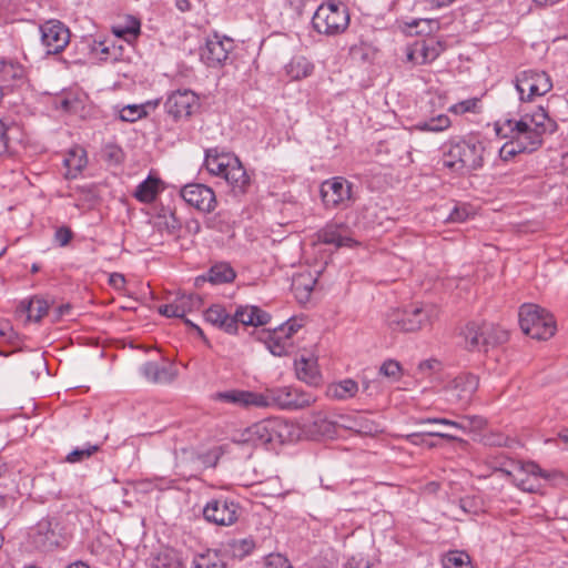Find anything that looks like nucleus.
Instances as JSON below:
<instances>
[{"label":"nucleus","instance_id":"36","mask_svg":"<svg viewBox=\"0 0 568 568\" xmlns=\"http://www.w3.org/2000/svg\"><path fill=\"white\" fill-rule=\"evenodd\" d=\"M463 336L465 339V347L469 351H481L485 349L483 339V325H477L476 323H470L466 325L463 331Z\"/></svg>","mask_w":568,"mask_h":568},{"label":"nucleus","instance_id":"64","mask_svg":"<svg viewBox=\"0 0 568 568\" xmlns=\"http://www.w3.org/2000/svg\"><path fill=\"white\" fill-rule=\"evenodd\" d=\"M561 168L564 172L568 175V152L565 153L561 158Z\"/></svg>","mask_w":568,"mask_h":568},{"label":"nucleus","instance_id":"17","mask_svg":"<svg viewBox=\"0 0 568 568\" xmlns=\"http://www.w3.org/2000/svg\"><path fill=\"white\" fill-rule=\"evenodd\" d=\"M182 199L200 212L211 213L217 205L214 191L201 183H190L181 189Z\"/></svg>","mask_w":568,"mask_h":568},{"label":"nucleus","instance_id":"38","mask_svg":"<svg viewBox=\"0 0 568 568\" xmlns=\"http://www.w3.org/2000/svg\"><path fill=\"white\" fill-rule=\"evenodd\" d=\"M452 125V121L446 114H438L428 120H423L414 125L416 131L438 133L447 130Z\"/></svg>","mask_w":568,"mask_h":568},{"label":"nucleus","instance_id":"5","mask_svg":"<svg viewBox=\"0 0 568 568\" xmlns=\"http://www.w3.org/2000/svg\"><path fill=\"white\" fill-rule=\"evenodd\" d=\"M438 310L436 306L426 303L415 302L402 310H393L387 314V325L393 331L417 332L427 326L437 318Z\"/></svg>","mask_w":568,"mask_h":568},{"label":"nucleus","instance_id":"61","mask_svg":"<svg viewBox=\"0 0 568 568\" xmlns=\"http://www.w3.org/2000/svg\"><path fill=\"white\" fill-rule=\"evenodd\" d=\"M110 282L114 286L119 287V286H122L124 284L125 280H124V276L122 274L114 273V274L111 275Z\"/></svg>","mask_w":568,"mask_h":568},{"label":"nucleus","instance_id":"58","mask_svg":"<svg viewBox=\"0 0 568 568\" xmlns=\"http://www.w3.org/2000/svg\"><path fill=\"white\" fill-rule=\"evenodd\" d=\"M456 0H426L427 4L432 9H442V8L450 6Z\"/></svg>","mask_w":568,"mask_h":568},{"label":"nucleus","instance_id":"29","mask_svg":"<svg viewBox=\"0 0 568 568\" xmlns=\"http://www.w3.org/2000/svg\"><path fill=\"white\" fill-rule=\"evenodd\" d=\"M359 390L358 383L352 378H344L327 386L326 394L329 398L336 400H347L354 398Z\"/></svg>","mask_w":568,"mask_h":568},{"label":"nucleus","instance_id":"46","mask_svg":"<svg viewBox=\"0 0 568 568\" xmlns=\"http://www.w3.org/2000/svg\"><path fill=\"white\" fill-rule=\"evenodd\" d=\"M97 445H85L84 447H78L70 452L67 456V462L69 463H79L89 458L92 454L98 450Z\"/></svg>","mask_w":568,"mask_h":568},{"label":"nucleus","instance_id":"62","mask_svg":"<svg viewBox=\"0 0 568 568\" xmlns=\"http://www.w3.org/2000/svg\"><path fill=\"white\" fill-rule=\"evenodd\" d=\"M420 24L427 26L428 27V32H430L433 30V27H437L438 26V22L436 20H429V19L419 20V21L415 22L416 27H419Z\"/></svg>","mask_w":568,"mask_h":568},{"label":"nucleus","instance_id":"10","mask_svg":"<svg viewBox=\"0 0 568 568\" xmlns=\"http://www.w3.org/2000/svg\"><path fill=\"white\" fill-rule=\"evenodd\" d=\"M321 199L327 210L347 209L354 201L353 184L343 176H334L322 182Z\"/></svg>","mask_w":568,"mask_h":568},{"label":"nucleus","instance_id":"1","mask_svg":"<svg viewBox=\"0 0 568 568\" xmlns=\"http://www.w3.org/2000/svg\"><path fill=\"white\" fill-rule=\"evenodd\" d=\"M555 122L542 108L519 120L505 119L495 123V131L501 139L515 140L526 152H534L542 144L545 133L555 131Z\"/></svg>","mask_w":568,"mask_h":568},{"label":"nucleus","instance_id":"37","mask_svg":"<svg viewBox=\"0 0 568 568\" xmlns=\"http://www.w3.org/2000/svg\"><path fill=\"white\" fill-rule=\"evenodd\" d=\"M483 334L484 339L483 344L485 347V351L489 346H496L499 344H504L508 339V332L500 326H496L494 324H483Z\"/></svg>","mask_w":568,"mask_h":568},{"label":"nucleus","instance_id":"26","mask_svg":"<svg viewBox=\"0 0 568 568\" xmlns=\"http://www.w3.org/2000/svg\"><path fill=\"white\" fill-rule=\"evenodd\" d=\"M295 372L300 381L311 386H318L322 383V375L317 366V359L312 355H302L300 358H296Z\"/></svg>","mask_w":568,"mask_h":568},{"label":"nucleus","instance_id":"27","mask_svg":"<svg viewBox=\"0 0 568 568\" xmlns=\"http://www.w3.org/2000/svg\"><path fill=\"white\" fill-rule=\"evenodd\" d=\"M233 318L236 323V328L239 324L251 325V326H262L268 323L271 316L268 313L264 312L257 306L245 305L239 306L233 314Z\"/></svg>","mask_w":568,"mask_h":568},{"label":"nucleus","instance_id":"11","mask_svg":"<svg viewBox=\"0 0 568 568\" xmlns=\"http://www.w3.org/2000/svg\"><path fill=\"white\" fill-rule=\"evenodd\" d=\"M515 85L521 101H531L548 93L552 82L547 72L529 69L516 75Z\"/></svg>","mask_w":568,"mask_h":568},{"label":"nucleus","instance_id":"23","mask_svg":"<svg viewBox=\"0 0 568 568\" xmlns=\"http://www.w3.org/2000/svg\"><path fill=\"white\" fill-rule=\"evenodd\" d=\"M141 375L154 384H169L176 377V369L172 364L148 362L140 367Z\"/></svg>","mask_w":568,"mask_h":568},{"label":"nucleus","instance_id":"63","mask_svg":"<svg viewBox=\"0 0 568 568\" xmlns=\"http://www.w3.org/2000/svg\"><path fill=\"white\" fill-rule=\"evenodd\" d=\"M435 365H437V361H425L419 364V369L420 371L434 369Z\"/></svg>","mask_w":568,"mask_h":568},{"label":"nucleus","instance_id":"24","mask_svg":"<svg viewBox=\"0 0 568 568\" xmlns=\"http://www.w3.org/2000/svg\"><path fill=\"white\" fill-rule=\"evenodd\" d=\"M339 426L365 436H374L381 432L376 422L362 414L341 416Z\"/></svg>","mask_w":568,"mask_h":568},{"label":"nucleus","instance_id":"25","mask_svg":"<svg viewBox=\"0 0 568 568\" xmlns=\"http://www.w3.org/2000/svg\"><path fill=\"white\" fill-rule=\"evenodd\" d=\"M205 321L227 334L236 333V323L226 308L221 304H213L204 312Z\"/></svg>","mask_w":568,"mask_h":568},{"label":"nucleus","instance_id":"41","mask_svg":"<svg viewBox=\"0 0 568 568\" xmlns=\"http://www.w3.org/2000/svg\"><path fill=\"white\" fill-rule=\"evenodd\" d=\"M193 568H226V565L220 559L216 551L207 550L194 557Z\"/></svg>","mask_w":568,"mask_h":568},{"label":"nucleus","instance_id":"22","mask_svg":"<svg viewBox=\"0 0 568 568\" xmlns=\"http://www.w3.org/2000/svg\"><path fill=\"white\" fill-rule=\"evenodd\" d=\"M200 304V298L192 294L178 295L171 303L159 306V313L166 317L183 318Z\"/></svg>","mask_w":568,"mask_h":568},{"label":"nucleus","instance_id":"19","mask_svg":"<svg viewBox=\"0 0 568 568\" xmlns=\"http://www.w3.org/2000/svg\"><path fill=\"white\" fill-rule=\"evenodd\" d=\"M445 50L440 41L435 39L417 40L406 48V59L413 64H426L436 60Z\"/></svg>","mask_w":568,"mask_h":568},{"label":"nucleus","instance_id":"9","mask_svg":"<svg viewBox=\"0 0 568 568\" xmlns=\"http://www.w3.org/2000/svg\"><path fill=\"white\" fill-rule=\"evenodd\" d=\"M262 394L267 400V408L275 406L280 409L297 410L308 407L316 400L313 394L295 386L267 388Z\"/></svg>","mask_w":568,"mask_h":568},{"label":"nucleus","instance_id":"15","mask_svg":"<svg viewBox=\"0 0 568 568\" xmlns=\"http://www.w3.org/2000/svg\"><path fill=\"white\" fill-rule=\"evenodd\" d=\"M39 29L47 54L62 52L70 42V30L59 20H48Z\"/></svg>","mask_w":568,"mask_h":568},{"label":"nucleus","instance_id":"55","mask_svg":"<svg viewBox=\"0 0 568 568\" xmlns=\"http://www.w3.org/2000/svg\"><path fill=\"white\" fill-rule=\"evenodd\" d=\"M11 130L2 120H0V155L9 150V131Z\"/></svg>","mask_w":568,"mask_h":568},{"label":"nucleus","instance_id":"21","mask_svg":"<svg viewBox=\"0 0 568 568\" xmlns=\"http://www.w3.org/2000/svg\"><path fill=\"white\" fill-rule=\"evenodd\" d=\"M34 546L43 551H49L59 545V537L54 529L53 519L43 518L32 529Z\"/></svg>","mask_w":568,"mask_h":568},{"label":"nucleus","instance_id":"60","mask_svg":"<svg viewBox=\"0 0 568 568\" xmlns=\"http://www.w3.org/2000/svg\"><path fill=\"white\" fill-rule=\"evenodd\" d=\"M425 435L427 436H432V437H440V438H445V439H448V440H453L455 439L456 437L450 435V434H447V433H444V432H440V429H437V430H430V432H426L424 433Z\"/></svg>","mask_w":568,"mask_h":568},{"label":"nucleus","instance_id":"45","mask_svg":"<svg viewBox=\"0 0 568 568\" xmlns=\"http://www.w3.org/2000/svg\"><path fill=\"white\" fill-rule=\"evenodd\" d=\"M480 110V100L478 98H470L467 100H463L457 102L448 108V111L454 114H465V113H478Z\"/></svg>","mask_w":568,"mask_h":568},{"label":"nucleus","instance_id":"3","mask_svg":"<svg viewBox=\"0 0 568 568\" xmlns=\"http://www.w3.org/2000/svg\"><path fill=\"white\" fill-rule=\"evenodd\" d=\"M486 143L476 138L450 140L443 146V165L454 173H468L484 165Z\"/></svg>","mask_w":568,"mask_h":568},{"label":"nucleus","instance_id":"49","mask_svg":"<svg viewBox=\"0 0 568 568\" xmlns=\"http://www.w3.org/2000/svg\"><path fill=\"white\" fill-rule=\"evenodd\" d=\"M469 216V209L466 204L455 205L449 215L445 220L449 223H462Z\"/></svg>","mask_w":568,"mask_h":568},{"label":"nucleus","instance_id":"8","mask_svg":"<svg viewBox=\"0 0 568 568\" xmlns=\"http://www.w3.org/2000/svg\"><path fill=\"white\" fill-rule=\"evenodd\" d=\"M284 425L278 419H263L232 436V442L240 445L260 446L281 442Z\"/></svg>","mask_w":568,"mask_h":568},{"label":"nucleus","instance_id":"13","mask_svg":"<svg viewBox=\"0 0 568 568\" xmlns=\"http://www.w3.org/2000/svg\"><path fill=\"white\" fill-rule=\"evenodd\" d=\"M302 327L296 318H290L265 335L264 344L275 356H285L293 348L292 336Z\"/></svg>","mask_w":568,"mask_h":568},{"label":"nucleus","instance_id":"40","mask_svg":"<svg viewBox=\"0 0 568 568\" xmlns=\"http://www.w3.org/2000/svg\"><path fill=\"white\" fill-rule=\"evenodd\" d=\"M159 192V180L149 176L146 180L141 182L135 191L134 196L144 203L152 202Z\"/></svg>","mask_w":568,"mask_h":568},{"label":"nucleus","instance_id":"7","mask_svg":"<svg viewBox=\"0 0 568 568\" xmlns=\"http://www.w3.org/2000/svg\"><path fill=\"white\" fill-rule=\"evenodd\" d=\"M518 316L521 331L534 339H548L556 332L557 326L554 316L538 305H521Z\"/></svg>","mask_w":568,"mask_h":568},{"label":"nucleus","instance_id":"16","mask_svg":"<svg viewBox=\"0 0 568 568\" xmlns=\"http://www.w3.org/2000/svg\"><path fill=\"white\" fill-rule=\"evenodd\" d=\"M197 106L196 94L187 89L172 91L164 102L165 112L174 120H186Z\"/></svg>","mask_w":568,"mask_h":568},{"label":"nucleus","instance_id":"54","mask_svg":"<svg viewBox=\"0 0 568 568\" xmlns=\"http://www.w3.org/2000/svg\"><path fill=\"white\" fill-rule=\"evenodd\" d=\"M416 424L417 425L440 424V425H445V426H449V427H454V428H458V429L463 428L462 425L458 424L457 422H454V420H450L447 418H419L416 420Z\"/></svg>","mask_w":568,"mask_h":568},{"label":"nucleus","instance_id":"31","mask_svg":"<svg viewBox=\"0 0 568 568\" xmlns=\"http://www.w3.org/2000/svg\"><path fill=\"white\" fill-rule=\"evenodd\" d=\"M315 284L316 278L311 272H303L293 276L292 290L300 303H305L310 300Z\"/></svg>","mask_w":568,"mask_h":568},{"label":"nucleus","instance_id":"18","mask_svg":"<svg viewBox=\"0 0 568 568\" xmlns=\"http://www.w3.org/2000/svg\"><path fill=\"white\" fill-rule=\"evenodd\" d=\"M239 505L233 499H212L203 508L204 518L219 526H230L237 520Z\"/></svg>","mask_w":568,"mask_h":568},{"label":"nucleus","instance_id":"50","mask_svg":"<svg viewBox=\"0 0 568 568\" xmlns=\"http://www.w3.org/2000/svg\"><path fill=\"white\" fill-rule=\"evenodd\" d=\"M265 568H292V566L284 556L272 554L266 558Z\"/></svg>","mask_w":568,"mask_h":568},{"label":"nucleus","instance_id":"30","mask_svg":"<svg viewBox=\"0 0 568 568\" xmlns=\"http://www.w3.org/2000/svg\"><path fill=\"white\" fill-rule=\"evenodd\" d=\"M87 162L85 151L80 146L72 148L63 159L64 176L67 179H75L85 168Z\"/></svg>","mask_w":568,"mask_h":568},{"label":"nucleus","instance_id":"53","mask_svg":"<svg viewBox=\"0 0 568 568\" xmlns=\"http://www.w3.org/2000/svg\"><path fill=\"white\" fill-rule=\"evenodd\" d=\"M72 231L67 226L59 227L54 233V240L60 246H67L72 240Z\"/></svg>","mask_w":568,"mask_h":568},{"label":"nucleus","instance_id":"56","mask_svg":"<svg viewBox=\"0 0 568 568\" xmlns=\"http://www.w3.org/2000/svg\"><path fill=\"white\" fill-rule=\"evenodd\" d=\"M308 1L310 0H285V4L296 14H301Z\"/></svg>","mask_w":568,"mask_h":568},{"label":"nucleus","instance_id":"28","mask_svg":"<svg viewBox=\"0 0 568 568\" xmlns=\"http://www.w3.org/2000/svg\"><path fill=\"white\" fill-rule=\"evenodd\" d=\"M478 378L470 373H464L457 376L452 383L453 396L462 403H468L473 394L478 388Z\"/></svg>","mask_w":568,"mask_h":568},{"label":"nucleus","instance_id":"57","mask_svg":"<svg viewBox=\"0 0 568 568\" xmlns=\"http://www.w3.org/2000/svg\"><path fill=\"white\" fill-rule=\"evenodd\" d=\"M105 154L109 159L113 160L115 163H120L122 160V151L118 146H108L105 149Z\"/></svg>","mask_w":568,"mask_h":568},{"label":"nucleus","instance_id":"52","mask_svg":"<svg viewBox=\"0 0 568 568\" xmlns=\"http://www.w3.org/2000/svg\"><path fill=\"white\" fill-rule=\"evenodd\" d=\"M379 373L386 377L396 378L399 376L400 366L396 361H386L379 368Z\"/></svg>","mask_w":568,"mask_h":568},{"label":"nucleus","instance_id":"32","mask_svg":"<svg viewBox=\"0 0 568 568\" xmlns=\"http://www.w3.org/2000/svg\"><path fill=\"white\" fill-rule=\"evenodd\" d=\"M284 70L291 80L298 81L313 73L314 63L303 55H296L285 64Z\"/></svg>","mask_w":568,"mask_h":568},{"label":"nucleus","instance_id":"20","mask_svg":"<svg viewBox=\"0 0 568 568\" xmlns=\"http://www.w3.org/2000/svg\"><path fill=\"white\" fill-rule=\"evenodd\" d=\"M317 241L335 247H353L356 241L351 236L345 223L329 222L317 234Z\"/></svg>","mask_w":568,"mask_h":568},{"label":"nucleus","instance_id":"4","mask_svg":"<svg viewBox=\"0 0 568 568\" xmlns=\"http://www.w3.org/2000/svg\"><path fill=\"white\" fill-rule=\"evenodd\" d=\"M203 165L212 176L222 179L235 195H242L247 191L250 176L234 153L217 148L207 149Z\"/></svg>","mask_w":568,"mask_h":568},{"label":"nucleus","instance_id":"12","mask_svg":"<svg viewBox=\"0 0 568 568\" xmlns=\"http://www.w3.org/2000/svg\"><path fill=\"white\" fill-rule=\"evenodd\" d=\"M211 399L240 409L267 408V400L262 393L240 388L216 392L211 395Z\"/></svg>","mask_w":568,"mask_h":568},{"label":"nucleus","instance_id":"59","mask_svg":"<svg viewBox=\"0 0 568 568\" xmlns=\"http://www.w3.org/2000/svg\"><path fill=\"white\" fill-rule=\"evenodd\" d=\"M425 435L427 436H432V437H440V438H445V439H448V440H453L455 439L456 437L450 435V434H447V433H444V432H440V429H437V430H430V432H426L424 433Z\"/></svg>","mask_w":568,"mask_h":568},{"label":"nucleus","instance_id":"34","mask_svg":"<svg viewBox=\"0 0 568 568\" xmlns=\"http://www.w3.org/2000/svg\"><path fill=\"white\" fill-rule=\"evenodd\" d=\"M235 276V271L230 264L217 263L211 266L202 278L214 285H220L233 282Z\"/></svg>","mask_w":568,"mask_h":568},{"label":"nucleus","instance_id":"6","mask_svg":"<svg viewBox=\"0 0 568 568\" xmlns=\"http://www.w3.org/2000/svg\"><path fill=\"white\" fill-rule=\"evenodd\" d=\"M349 26V13L345 4L327 1L318 6L312 17V28L318 34L335 37L344 33Z\"/></svg>","mask_w":568,"mask_h":568},{"label":"nucleus","instance_id":"48","mask_svg":"<svg viewBox=\"0 0 568 568\" xmlns=\"http://www.w3.org/2000/svg\"><path fill=\"white\" fill-rule=\"evenodd\" d=\"M1 73L4 80H22L24 78V69L16 62H6L2 65Z\"/></svg>","mask_w":568,"mask_h":568},{"label":"nucleus","instance_id":"14","mask_svg":"<svg viewBox=\"0 0 568 568\" xmlns=\"http://www.w3.org/2000/svg\"><path fill=\"white\" fill-rule=\"evenodd\" d=\"M233 40L217 33L207 36L204 45L200 48L201 61L210 68L222 65L233 50Z\"/></svg>","mask_w":568,"mask_h":568},{"label":"nucleus","instance_id":"2","mask_svg":"<svg viewBox=\"0 0 568 568\" xmlns=\"http://www.w3.org/2000/svg\"><path fill=\"white\" fill-rule=\"evenodd\" d=\"M498 473L508 477L521 491L529 494H537L542 481L558 486L568 485V478L561 471L542 470L534 462L525 463L506 458L495 468V474Z\"/></svg>","mask_w":568,"mask_h":568},{"label":"nucleus","instance_id":"44","mask_svg":"<svg viewBox=\"0 0 568 568\" xmlns=\"http://www.w3.org/2000/svg\"><path fill=\"white\" fill-rule=\"evenodd\" d=\"M444 568H471L469 556L463 551H450L443 560Z\"/></svg>","mask_w":568,"mask_h":568},{"label":"nucleus","instance_id":"33","mask_svg":"<svg viewBox=\"0 0 568 568\" xmlns=\"http://www.w3.org/2000/svg\"><path fill=\"white\" fill-rule=\"evenodd\" d=\"M140 31L141 23L132 16H126L123 21H120L112 27L114 36L122 38L128 42L134 41L139 37Z\"/></svg>","mask_w":568,"mask_h":568},{"label":"nucleus","instance_id":"43","mask_svg":"<svg viewBox=\"0 0 568 568\" xmlns=\"http://www.w3.org/2000/svg\"><path fill=\"white\" fill-rule=\"evenodd\" d=\"M255 548V542L252 538L234 539L229 542V550L233 557L244 558L250 555Z\"/></svg>","mask_w":568,"mask_h":568},{"label":"nucleus","instance_id":"35","mask_svg":"<svg viewBox=\"0 0 568 568\" xmlns=\"http://www.w3.org/2000/svg\"><path fill=\"white\" fill-rule=\"evenodd\" d=\"M156 104V102H146L144 104H128L122 108L115 106L114 111L121 121L133 123L142 118H145L149 113L148 108H155Z\"/></svg>","mask_w":568,"mask_h":568},{"label":"nucleus","instance_id":"39","mask_svg":"<svg viewBox=\"0 0 568 568\" xmlns=\"http://www.w3.org/2000/svg\"><path fill=\"white\" fill-rule=\"evenodd\" d=\"M151 568H182V560L175 550L164 549L152 558Z\"/></svg>","mask_w":568,"mask_h":568},{"label":"nucleus","instance_id":"51","mask_svg":"<svg viewBox=\"0 0 568 568\" xmlns=\"http://www.w3.org/2000/svg\"><path fill=\"white\" fill-rule=\"evenodd\" d=\"M473 500L474 499H470V498H467V499H452L453 506L456 508V510L452 511V516L455 519H460L459 518V513H462V514L470 513L471 510L469 509V507L471 506V501Z\"/></svg>","mask_w":568,"mask_h":568},{"label":"nucleus","instance_id":"42","mask_svg":"<svg viewBox=\"0 0 568 568\" xmlns=\"http://www.w3.org/2000/svg\"><path fill=\"white\" fill-rule=\"evenodd\" d=\"M49 304L43 298H32L27 307L28 321L40 322L48 313Z\"/></svg>","mask_w":568,"mask_h":568},{"label":"nucleus","instance_id":"47","mask_svg":"<svg viewBox=\"0 0 568 568\" xmlns=\"http://www.w3.org/2000/svg\"><path fill=\"white\" fill-rule=\"evenodd\" d=\"M509 140V142H506L499 149V158L504 162H508L513 160L517 154L526 152L515 140Z\"/></svg>","mask_w":568,"mask_h":568}]
</instances>
